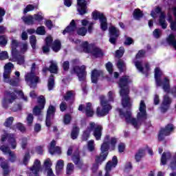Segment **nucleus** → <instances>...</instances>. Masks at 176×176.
<instances>
[{
  "instance_id": "nucleus-1",
  "label": "nucleus",
  "mask_w": 176,
  "mask_h": 176,
  "mask_svg": "<svg viewBox=\"0 0 176 176\" xmlns=\"http://www.w3.org/2000/svg\"><path fill=\"white\" fill-rule=\"evenodd\" d=\"M119 113L121 118H125L126 123H129L135 129H139L141 126V123L146 119V104L145 101L141 100L139 104V108L137 113V118L131 117V111H127L126 113H123L122 109H119Z\"/></svg>"
},
{
  "instance_id": "nucleus-2",
  "label": "nucleus",
  "mask_w": 176,
  "mask_h": 176,
  "mask_svg": "<svg viewBox=\"0 0 176 176\" xmlns=\"http://www.w3.org/2000/svg\"><path fill=\"white\" fill-rule=\"evenodd\" d=\"M130 82H131L130 77L125 76H122L118 82L120 89V94L122 98V104L124 108H130L131 107V100L129 97V93L130 92L129 90V83Z\"/></svg>"
},
{
  "instance_id": "nucleus-3",
  "label": "nucleus",
  "mask_w": 176,
  "mask_h": 176,
  "mask_svg": "<svg viewBox=\"0 0 176 176\" xmlns=\"http://www.w3.org/2000/svg\"><path fill=\"white\" fill-rule=\"evenodd\" d=\"M116 142H118V140L115 138H112L109 135H107L104 138V142L100 147L101 153L100 155L96 156V163L97 164H101V163L107 159V156H108V149H109V148L112 150L115 149Z\"/></svg>"
},
{
  "instance_id": "nucleus-4",
  "label": "nucleus",
  "mask_w": 176,
  "mask_h": 176,
  "mask_svg": "<svg viewBox=\"0 0 176 176\" xmlns=\"http://www.w3.org/2000/svg\"><path fill=\"white\" fill-rule=\"evenodd\" d=\"M93 132V135L97 141L101 140V135H102V126L98 124L91 122L86 131H84L82 135L83 141H87L90 137V133Z\"/></svg>"
},
{
  "instance_id": "nucleus-5",
  "label": "nucleus",
  "mask_w": 176,
  "mask_h": 176,
  "mask_svg": "<svg viewBox=\"0 0 176 176\" xmlns=\"http://www.w3.org/2000/svg\"><path fill=\"white\" fill-rule=\"evenodd\" d=\"M14 68L12 63H8L4 66L3 81L6 83H9L11 86H17L20 82V72H15V75L17 76L15 79H10V74H12V69Z\"/></svg>"
},
{
  "instance_id": "nucleus-6",
  "label": "nucleus",
  "mask_w": 176,
  "mask_h": 176,
  "mask_svg": "<svg viewBox=\"0 0 176 176\" xmlns=\"http://www.w3.org/2000/svg\"><path fill=\"white\" fill-rule=\"evenodd\" d=\"M39 74L38 69H36V65L32 64V69L30 73H28L25 76V80L27 82L28 86L30 87H36V85L41 82V79L36 75Z\"/></svg>"
},
{
  "instance_id": "nucleus-7",
  "label": "nucleus",
  "mask_w": 176,
  "mask_h": 176,
  "mask_svg": "<svg viewBox=\"0 0 176 176\" xmlns=\"http://www.w3.org/2000/svg\"><path fill=\"white\" fill-rule=\"evenodd\" d=\"M19 41L16 39L12 38L11 41V49H12V57L10 58L11 61H16L19 65H23L25 63L24 56L21 55L19 51Z\"/></svg>"
},
{
  "instance_id": "nucleus-8",
  "label": "nucleus",
  "mask_w": 176,
  "mask_h": 176,
  "mask_svg": "<svg viewBox=\"0 0 176 176\" xmlns=\"http://www.w3.org/2000/svg\"><path fill=\"white\" fill-rule=\"evenodd\" d=\"M162 75H163V72L159 67H156L155 69V79L156 86H162V89L166 93H168L170 91V80L168 77H165L162 81L160 78H162Z\"/></svg>"
},
{
  "instance_id": "nucleus-9",
  "label": "nucleus",
  "mask_w": 176,
  "mask_h": 176,
  "mask_svg": "<svg viewBox=\"0 0 176 176\" xmlns=\"http://www.w3.org/2000/svg\"><path fill=\"white\" fill-rule=\"evenodd\" d=\"M81 45L83 52L85 53H90V54H91L94 57H102V56H104V52H102V50L93 44H89L87 41L82 42Z\"/></svg>"
},
{
  "instance_id": "nucleus-10",
  "label": "nucleus",
  "mask_w": 176,
  "mask_h": 176,
  "mask_svg": "<svg viewBox=\"0 0 176 176\" xmlns=\"http://www.w3.org/2000/svg\"><path fill=\"white\" fill-rule=\"evenodd\" d=\"M72 64L73 69L72 70V74H76L79 80H85L86 78V66L82 65L80 67L79 64H80V62L78 60H73Z\"/></svg>"
},
{
  "instance_id": "nucleus-11",
  "label": "nucleus",
  "mask_w": 176,
  "mask_h": 176,
  "mask_svg": "<svg viewBox=\"0 0 176 176\" xmlns=\"http://www.w3.org/2000/svg\"><path fill=\"white\" fill-rule=\"evenodd\" d=\"M100 105L96 110L98 116H106V115L109 113V111L112 109V106L105 100L104 96L100 97Z\"/></svg>"
},
{
  "instance_id": "nucleus-12",
  "label": "nucleus",
  "mask_w": 176,
  "mask_h": 176,
  "mask_svg": "<svg viewBox=\"0 0 176 176\" xmlns=\"http://www.w3.org/2000/svg\"><path fill=\"white\" fill-rule=\"evenodd\" d=\"M157 14L160 15L159 24L160 27H162L163 30H166V28H167L166 14H164V12H162V9L159 7H157L154 10L151 11V16L155 19V17H157Z\"/></svg>"
},
{
  "instance_id": "nucleus-13",
  "label": "nucleus",
  "mask_w": 176,
  "mask_h": 176,
  "mask_svg": "<svg viewBox=\"0 0 176 176\" xmlns=\"http://www.w3.org/2000/svg\"><path fill=\"white\" fill-rule=\"evenodd\" d=\"M94 20H100V28L102 31L108 30V23H107V18L104 14L98 11H95L92 13Z\"/></svg>"
},
{
  "instance_id": "nucleus-14",
  "label": "nucleus",
  "mask_w": 176,
  "mask_h": 176,
  "mask_svg": "<svg viewBox=\"0 0 176 176\" xmlns=\"http://www.w3.org/2000/svg\"><path fill=\"white\" fill-rule=\"evenodd\" d=\"M174 125L169 124L164 129H162L158 135L159 141H163L167 135H170L174 131Z\"/></svg>"
},
{
  "instance_id": "nucleus-15",
  "label": "nucleus",
  "mask_w": 176,
  "mask_h": 176,
  "mask_svg": "<svg viewBox=\"0 0 176 176\" xmlns=\"http://www.w3.org/2000/svg\"><path fill=\"white\" fill-rule=\"evenodd\" d=\"M38 105L36 106L33 109V113L36 116L42 115V109L45 108V104H46V100H45V97L43 96H39L38 98Z\"/></svg>"
},
{
  "instance_id": "nucleus-16",
  "label": "nucleus",
  "mask_w": 176,
  "mask_h": 176,
  "mask_svg": "<svg viewBox=\"0 0 176 176\" xmlns=\"http://www.w3.org/2000/svg\"><path fill=\"white\" fill-rule=\"evenodd\" d=\"M116 166H118V157L113 156L111 161H109L106 165L104 176H111V170L115 168Z\"/></svg>"
},
{
  "instance_id": "nucleus-17",
  "label": "nucleus",
  "mask_w": 176,
  "mask_h": 176,
  "mask_svg": "<svg viewBox=\"0 0 176 176\" xmlns=\"http://www.w3.org/2000/svg\"><path fill=\"white\" fill-rule=\"evenodd\" d=\"M0 150L3 152L4 155H9V160L12 163H14V162H16V154L12 151H10V148H9V146L6 145H3L0 147Z\"/></svg>"
},
{
  "instance_id": "nucleus-18",
  "label": "nucleus",
  "mask_w": 176,
  "mask_h": 176,
  "mask_svg": "<svg viewBox=\"0 0 176 176\" xmlns=\"http://www.w3.org/2000/svg\"><path fill=\"white\" fill-rule=\"evenodd\" d=\"M109 32L110 34L109 42H111L113 45H115L118 36L120 35V32H119V30L114 26L109 28Z\"/></svg>"
},
{
  "instance_id": "nucleus-19",
  "label": "nucleus",
  "mask_w": 176,
  "mask_h": 176,
  "mask_svg": "<svg viewBox=\"0 0 176 176\" xmlns=\"http://www.w3.org/2000/svg\"><path fill=\"white\" fill-rule=\"evenodd\" d=\"M56 112V108L53 106H50L47 111V117L45 124L47 127H50L52 125V119L54 118V113Z\"/></svg>"
},
{
  "instance_id": "nucleus-20",
  "label": "nucleus",
  "mask_w": 176,
  "mask_h": 176,
  "mask_svg": "<svg viewBox=\"0 0 176 176\" xmlns=\"http://www.w3.org/2000/svg\"><path fill=\"white\" fill-rule=\"evenodd\" d=\"M8 140L10 145H11L12 149H16V146H17V143L16 142V139H14V135L13 134H6L1 136L2 142L6 141Z\"/></svg>"
},
{
  "instance_id": "nucleus-21",
  "label": "nucleus",
  "mask_w": 176,
  "mask_h": 176,
  "mask_svg": "<svg viewBox=\"0 0 176 176\" xmlns=\"http://www.w3.org/2000/svg\"><path fill=\"white\" fill-rule=\"evenodd\" d=\"M16 98H17V96L14 93L7 94L6 97L4 98L2 101L3 108H8L9 107V104H12Z\"/></svg>"
},
{
  "instance_id": "nucleus-22",
  "label": "nucleus",
  "mask_w": 176,
  "mask_h": 176,
  "mask_svg": "<svg viewBox=\"0 0 176 176\" xmlns=\"http://www.w3.org/2000/svg\"><path fill=\"white\" fill-rule=\"evenodd\" d=\"M87 3L85 0H77V10L80 14H86L87 13Z\"/></svg>"
},
{
  "instance_id": "nucleus-23",
  "label": "nucleus",
  "mask_w": 176,
  "mask_h": 176,
  "mask_svg": "<svg viewBox=\"0 0 176 176\" xmlns=\"http://www.w3.org/2000/svg\"><path fill=\"white\" fill-rule=\"evenodd\" d=\"M135 65L139 72L142 74H148L149 72V65L148 63L145 64V67H143L142 62L138 60H134Z\"/></svg>"
},
{
  "instance_id": "nucleus-24",
  "label": "nucleus",
  "mask_w": 176,
  "mask_h": 176,
  "mask_svg": "<svg viewBox=\"0 0 176 176\" xmlns=\"http://www.w3.org/2000/svg\"><path fill=\"white\" fill-rule=\"evenodd\" d=\"M79 111H85L87 116L91 117L94 115V110H93V107H91V103H87L86 107H83V105H80L78 107Z\"/></svg>"
},
{
  "instance_id": "nucleus-25",
  "label": "nucleus",
  "mask_w": 176,
  "mask_h": 176,
  "mask_svg": "<svg viewBox=\"0 0 176 176\" xmlns=\"http://www.w3.org/2000/svg\"><path fill=\"white\" fill-rule=\"evenodd\" d=\"M171 99L167 95H165L164 96V100L161 105L162 112H166L168 109V108H170V105H171Z\"/></svg>"
},
{
  "instance_id": "nucleus-26",
  "label": "nucleus",
  "mask_w": 176,
  "mask_h": 176,
  "mask_svg": "<svg viewBox=\"0 0 176 176\" xmlns=\"http://www.w3.org/2000/svg\"><path fill=\"white\" fill-rule=\"evenodd\" d=\"M49 152L51 155H54L56 153L60 155V153H61V148L58 146H56V141L53 140L51 142L49 146Z\"/></svg>"
},
{
  "instance_id": "nucleus-27",
  "label": "nucleus",
  "mask_w": 176,
  "mask_h": 176,
  "mask_svg": "<svg viewBox=\"0 0 176 176\" xmlns=\"http://www.w3.org/2000/svg\"><path fill=\"white\" fill-rule=\"evenodd\" d=\"M0 166L3 170V175L7 176L9 174V164L5 159L0 157Z\"/></svg>"
},
{
  "instance_id": "nucleus-28",
  "label": "nucleus",
  "mask_w": 176,
  "mask_h": 176,
  "mask_svg": "<svg viewBox=\"0 0 176 176\" xmlns=\"http://www.w3.org/2000/svg\"><path fill=\"white\" fill-rule=\"evenodd\" d=\"M102 76V71L94 69L91 72V82L92 83H97L98 78Z\"/></svg>"
},
{
  "instance_id": "nucleus-29",
  "label": "nucleus",
  "mask_w": 176,
  "mask_h": 176,
  "mask_svg": "<svg viewBox=\"0 0 176 176\" xmlns=\"http://www.w3.org/2000/svg\"><path fill=\"white\" fill-rule=\"evenodd\" d=\"M52 42H53V38L49 36L45 38V45L43 47V53H49L50 49V45H52Z\"/></svg>"
},
{
  "instance_id": "nucleus-30",
  "label": "nucleus",
  "mask_w": 176,
  "mask_h": 176,
  "mask_svg": "<svg viewBox=\"0 0 176 176\" xmlns=\"http://www.w3.org/2000/svg\"><path fill=\"white\" fill-rule=\"evenodd\" d=\"M64 168V160H59L56 162V173L57 175H60L63 173V169Z\"/></svg>"
},
{
  "instance_id": "nucleus-31",
  "label": "nucleus",
  "mask_w": 176,
  "mask_h": 176,
  "mask_svg": "<svg viewBox=\"0 0 176 176\" xmlns=\"http://www.w3.org/2000/svg\"><path fill=\"white\" fill-rule=\"evenodd\" d=\"M76 30V25H75V21L72 20L69 26L66 28V29L63 32V35H65L66 32H74V30Z\"/></svg>"
},
{
  "instance_id": "nucleus-32",
  "label": "nucleus",
  "mask_w": 176,
  "mask_h": 176,
  "mask_svg": "<svg viewBox=\"0 0 176 176\" xmlns=\"http://www.w3.org/2000/svg\"><path fill=\"white\" fill-rule=\"evenodd\" d=\"M72 160L75 164H77L79 168H82L83 163L80 161V158L79 157V152H76V153L72 157Z\"/></svg>"
},
{
  "instance_id": "nucleus-33",
  "label": "nucleus",
  "mask_w": 176,
  "mask_h": 176,
  "mask_svg": "<svg viewBox=\"0 0 176 176\" xmlns=\"http://www.w3.org/2000/svg\"><path fill=\"white\" fill-rule=\"evenodd\" d=\"M170 159H171V153H170V152L163 153L161 157V164L164 166V164H166L167 162H168Z\"/></svg>"
},
{
  "instance_id": "nucleus-34",
  "label": "nucleus",
  "mask_w": 176,
  "mask_h": 176,
  "mask_svg": "<svg viewBox=\"0 0 176 176\" xmlns=\"http://www.w3.org/2000/svg\"><path fill=\"white\" fill-rule=\"evenodd\" d=\"M50 66L49 68L50 72L51 74H57V71H58V67L57 66V63L54 60L50 61Z\"/></svg>"
},
{
  "instance_id": "nucleus-35",
  "label": "nucleus",
  "mask_w": 176,
  "mask_h": 176,
  "mask_svg": "<svg viewBox=\"0 0 176 176\" xmlns=\"http://www.w3.org/2000/svg\"><path fill=\"white\" fill-rule=\"evenodd\" d=\"M24 23L28 24V25H32V24H35V18L34 16L29 15L28 16H25L23 18Z\"/></svg>"
},
{
  "instance_id": "nucleus-36",
  "label": "nucleus",
  "mask_w": 176,
  "mask_h": 176,
  "mask_svg": "<svg viewBox=\"0 0 176 176\" xmlns=\"http://www.w3.org/2000/svg\"><path fill=\"white\" fill-rule=\"evenodd\" d=\"M52 49L55 52H59L60 49H61V42L58 40L54 41L52 43Z\"/></svg>"
},
{
  "instance_id": "nucleus-37",
  "label": "nucleus",
  "mask_w": 176,
  "mask_h": 176,
  "mask_svg": "<svg viewBox=\"0 0 176 176\" xmlns=\"http://www.w3.org/2000/svg\"><path fill=\"white\" fill-rule=\"evenodd\" d=\"M145 156V150L140 149L139 150L135 155V159L136 162H141V158Z\"/></svg>"
},
{
  "instance_id": "nucleus-38",
  "label": "nucleus",
  "mask_w": 176,
  "mask_h": 176,
  "mask_svg": "<svg viewBox=\"0 0 176 176\" xmlns=\"http://www.w3.org/2000/svg\"><path fill=\"white\" fill-rule=\"evenodd\" d=\"M79 135V128L74 126L72 131L71 137L72 140H76Z\"/></svg>"
},
{
  "instance_id": "nucleus-39",
  "label": "nucleus",
  "mask_w": 176,
  "mask_h": 176,
  "mask_svg": "<svg viewBox=\"0 0 176 176\" xmlns=\"http://www.w3.org/2000/svg\"><path fill=\"white\" fill-rule=\"evenodd\" d=\"M75 97V92L72 91H68L66 95L64 96L65 101H69V100H74Z\"/></svg>"
},
{
  "instance_id": "nucleus-40",
  "label": "nucleus",
  "mask_w": 176,
  "mask_h": 176,
  "mask_svg": "<svg viewBox=\"0 0 176 176\" xmlns=\"http://www.w3.org/2000/svg\"><path fill=\"white\" fill-rule=\"evenodd\" d=\"M142 16H144V14H142V12H141V10L136 9L134 10V12H133L134 19H135L136 20H140V19H141V17H142Z\"/></svg>"
},
{
  "instance_id": "nucleus-41",
  "label": "nucleus",
  "mask_w": 176,
  "mask_h": 176,
  "mask_svg": "<svg viewBox=\"0 0 176 176\" xmlns=\"http://www.w3.org/2000/svg\"><path fill=\"white\" fill-rule=\"evenodd\" d=\"M12 130H19L22 133L25 131V127L21 123H17L16 124L12 126Z\"/></svg>"
},
{
  "instance_id": "nucleus-42",
  "label": "nucleus",
  "mask_w": 176,
  "mask_h": 176,
  "mask_svg": "<svg viewBox=\"0 0 176 176\" xmlns=\"http://www.w3.org/2000/svg\"><path fill=\"white\" fill-rule=\"evenodd\" d=\"M48 89L49 90H53V87H54V77L53 76H50L49 80H48Z\"/></svg>"
},
{
  "instance_id": "nucleus-43",
  "label": "nucleus",
  "mask_w": 176,
  "mask_h": 176,
  "mask_svg": "<svg viewBox=\"0 0 176 176\" xmlns=\"http://www.w3.org/2000/svg\"><path fill=\"white\" fill-rule=\"evenodd\" d=\"M74 164L72 163H69L67 165V170H66V174H67V175H70V174L74 173Z\"/></svg>"
},
{
  "instance_id": "nucleus-44",
  "label": "nucleus",
  "mask_w": 176,
  "mask_h": 176,
  "mask_svg": "<svg viewBox=\"0 0 176 176\" xmlns=\"http://www.w3.org/2000/svg\"><path fill=\"white\" fill-rule=\"evenodd\" d=\"M117 67L118 69L120 71V72H123L124 71V68L126 67V65L124 64V62L122 60H119L117 63Z\"/></svg>"
},
{
  "instance_id": "nucleus-45",
  "label": "nucleus",
  "mask_w": 176,
  "mask_h": 176,
  "mask_svg": "<svg viewBox=\"0 0 176 176\" xmlns=\"http://www.w3.org/2000/svg\"><path fill=\"white\" fill-rule=\"evenodd\" d=\"M27 50H28V44L27 43H22L20 45V52H21V53L24 54V53H25V52H27Z\"/></svg>"
},
{
  "instance_id": "nucleus-46",
  "label": "nucleus",
  "mask_w": 176,
  "mask_h": 176,
  "mask_svg": "<svg viewBox=\"0 0 176 176\" xmlns=\"http://www.w3.org/2000/svg\"><path fill=\"white\" fill-rule=\"evenodd\" d=\"M14 120V118H13V117L8 118L4 122V126L6 127H10V126H12Z\"/></svg>"
},
{
  "instance_id": "nucleus-47",
  "label": "nucleus",
  "mask_w": 176,
  "mask_h": 176,
  "mask_svg": "<svg viewBox=\"0 0 176 176\" xmlns=\"http://www.w3.org/2000/svg\"><path fill=\"white\" fill-rule=\"evenodd\" d=\"M30 42L32 49H36V37L35 36H31L30 37Z\"/></svg>"
},
{
  "instance_id": "nucleus-48",
  "label": "nucleus",
  "mask_w": 176,
  "mask_h": 176,
  "mask_svg": "<svg viewBox=\"0 0 176 176\" xmlns=\"http://www.w3.org/2000/svg\"><path fill=\"white\" fill-rule=\"evenodd\" d=\"M87 32V29L85 27L80 28L77 30V34L81 36H85Z\"/></svg>"
},
{
  "instance_id": "nucleus-49",
  "label": "nucleus",
  "mask_w": 176,
  "mask_h": 176,
  "mask_svg": "<svg viewBox=\"0 0 176 176\" xmlns=\"http://www.w3.org/2000/svg\"><path fill=\"white\" fill-rule=\"evenodd\" d=\"M95 146H96V144H94V140H92L88 142L87 148L89 152H93V151H94Z\"/></svg>"
},
{
  "instance_id": "nucleus-50",
  "label": "nucleus",
  "mask_w": 176,
  "mask_h": 176,
  "mask_svg": "<svg viewBox=\"0 0 176 176\" xmlns=\"http://www.w3.org/2000/svg\"><path fill=\"white\" fill-rule=\"evenodd\" d=\"M153 36H154V38H155L156 39H159V38H160V36H162V30L155 29L153 32Z\"/></svg>"
},
{
  "instance_id": "nucleus-51",
  "label": "nucleus",
  "mask_w": 176,
  "mask_h": 176,
  "mask_svg": "<svg viewBox=\"0 0 176 176\" xmlns=\"http://www.w3.org/2000/svg\"><path fill=\"white\" fill-rule=\"evenodd\" d=\"M36 33L38 35H45L46 34V30H45V27L40 26V27L37 28V29L36 30Z\"/></svg>"
},
{
  "instance_id": "nucleus-52",
  "label": "nucleus",
  "mask_w": 176,
  "mask_h": 176,
  "mask_svg": "<svg viewBox=\"0 0 176 176\" xmlns=\"http://www.w3.org/2000/svg\"><path fill=\"white\" fill-rule=\"evenodd\" d=\"M124 54V48L123 47H120L119 50H117L116 52V56L118 58H120Z\"/></svg>"
},
{
  "instance_id": "nucleus-53",
  "label": "nucleus",
  "mask_w": 176,
  "mask_h": 176,
  "mask_svg": "<svg viewBox=\"0 0 176 176\" xmlns=\"http://www.w3.org/2000/svg\"><path fill=\"white\" fill-rule=\"evenodd\" d=\"M26 120L28 126H31L32 124V122H34V116L31 113L28 114Z\"/></svg>"
},
{
  "instance_id": "nucleus-54",
  "label": "nucleus",
  "mask_w": 176,
  "mask_h": 176,
  "mask_svg": "<svg viewBox=\"0 0 176 176\" xmlns=\"http://www.w3.org/2000/svg\"><path fill=\"white\" fill-rule=\"evenodd\" d=\"M9 58V55L8 54V52L2 51L0 52V60H8Z\"/></svg>"
},
{
  "instance_id": "nucleus-55",
  "label": "nucleus",
  "mask_w": 176,
  "mask_h": 176,
  "mask_svg": "<svg viewBox=\"0 0 176 176\" xmlns=\"http://www.w3.org/2000/svg\"><path fill=\"white\" fill-rule=\"evenodd\" d=\"M30 159H31V155H30V153H25L23 157V164H25V166H27V164H28V162H30Z\"/></svg>"
},
{
  "instance_id": "nucleus-56",
  "label": "nucleus",
  "mask_w": 176,
  "mask_h": 176,
  "mask_svg": "<svg viewBox=\"0 0 176 176\" xmlns=\"http://www.w3.org/2000/svg\"><path fill=\"white\" fill-rule=\"evenodd\" d=\"M35 8H36V6H34V5H28L26 6V8L24 9V13H28V12H31L32 10H34V9H35Z\"/></svg>"
},
{
  "instance_id": "nucleus-57",
  "label": "nucleus",
  "mask_w": 176,
  "mask_h": 176,
  "mask_svg": "<svg viewBox=\"0 0 176 176\" xmlns=\"http://www.w3.org/2000/svg\"><path fill=\"white\" fill-rule=\"evenodd\" d=\"M33 17L34 19V23L36 21H42L43 20V16H42L41 14H36L33 16Z\"/></svg>"
},
{
  "instance_id": "nucleus-58",
  "label": "nucleus",
  "mask_w": 176,
  "mask_h": 176,
  "mask_svg": "<svg viewBox=\"0 0 176 176\" xmlns=\"http://www.w3.org/2000/svg\"><path fill=\"white\" fill-rule=\"evenodd\" d=\"M15 93L21 97V98H23L24 101H28V98L27 96H24V93H23V91H15Z\"/></svg>"
},
{
  "instance_id": "nucleus-59",
  "label": "nucleus",
  "mask_w": 176,
  "mask_h": 176,
  "mask_svg": "<svg viewBox=\"0 0 176 176\" xmlns=\"http://www.w3.org/2000/svg\"><path fill=\"white\" fill-rule=\"evenodd\" d=\"M124 149H126V145L124 143H120L118 144V151L120 153L124 152Z\"/></svg>"
},
{
  "instance_id": "nucleus-60",
  "label": "nucleus",
  "mask_w": 176,
  "mask_h": 176,
  "mask_svg": "<svg viewBox=\"0 0 176 176\" xmlns=\"http://www.w3.org/2000/svg\"><path fill=\"white\" fill-rule=\"evenodd\" d=\"M63 122L65 124H69V122H71V116L66 114L64 117Z\"/></svg>"
},
{
  "instance_id": "nucleus-61",
  "label": "nucleus",
  "mask_w": 176,
  "mask_h": 176,
  "mask_svg": "<svg viewBox=\"0 0 176 176\" xmlns=\"http://www.w3.org/2000/svg\"><path fill=\"white\" fill-rule=\"evenodd\" d=\"M52 160H50L49 158L45 160L44 162V166L45 167H46L47 168H50V167H52Z\"/></svg>"
},
{
  "instance_id": "nucleus-62",
  "label": "nucleus",
  "mask_w": 176,
  "mask_h": 176,
  "mask_svg": "<svg viewBox=\"0 0 176 176\" xmlns=\"http://www.w3.org/2000/svg\"><path fill=\"white\" fill-rule=\"evenodd\" d=\"M106 68H107V70L108 71L109 74H112V72H113V69L112 67V63H111L109 62L108 63H107Z\"/></svg>"
},
{
  "instance_id": "nucleus-63",
  "label": "nucleus",
  "mask_w": 176,
  "mask_h": 176,
  "mask_svg": "<svg viewBox=\"0 0 176 176\" xmlns=\"http://www.w3.org/2000/svg\"><path fill=\"white\" fill-rule=\"evenodd\" d=\"M133 43H134V40L131 37H126L124 45L129 46V45H133Z\"/></svg>"
},
{
  "instance_id": "nucleus-64",
  "label": "nucleus",
  "mask_w": 176,
  "mask_h": 176,
  "mask_svg": "<svg viewBox=\"0 0 176 176\" xmlns=\"http://www.w3.org/2000/svg\"><path fill=\"white\" fill-rule=\"evenodd\" d=\"M144 56H145V51L140 50L136 55V60L138 58H142V57H144Z\"/></svg>"
}]
</instances>
